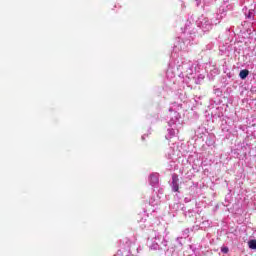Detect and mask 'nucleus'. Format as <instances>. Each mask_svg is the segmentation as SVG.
<instances>
[{"instance_id": "nucleus-2", "label": "nucleus", "mask_w": 256, "mask_h": 256, "mask_svg": "<svg viewBox=\"0 0 256 256\" xmlns=\"http://www.w3.org/2000/svg\"><path fill=\"white\" fill-rule=\"evenodd\" d=\"M248 76H249V70L247 69L241 70L239 73V77L241 79H247Z\"/></svg>"}, {"instance_id": "nucleus-6", "label": "nucleus", "mask_w": 256, "mask_h": 256, "mask_svg": "<svg viewBox=\"0 0 256 256\" xmlns=\"http://www.w3.org/2000/svg\"><path fill=\"white\" fill-rule=\"evenodd\" d=\"M154 179H155V181H158L157 178H154Z\"/></svg>"}, {"instance_id": "nucleus-3", "label": "nucleus", "mask_w": 256, "mask_h": 256, "mask_svg": "<svg viewBox=\"0 0 256 256\" xmlns=\"http://www.w3.org/2000/svg\"><path fill=\"white\" fill-rule=\"evenodd\" d=\"M248 247H249L250 249H256V240H250V241L248 242Z\"/></svg>"}, {"instance_id": "nucleus-4", "label": "nucleus", "mask_w": 256, "mask_h": 256, "mask_svg": "<svg viewBox=\"0 0 256 256\" xmlns=\"http://www.w3.org/2000/svg\"><path fill=\"white\" fill-rule=\"evenodd\" d=\"M222 253H229V248L228 247H223L221 249Z\"/></svg>"}, {"instance_id": "nucleus-5", "label": "nucleus", "mask_w": 256, "mask_h": 256, "mask_svg": "<svg viewBox=\"0 0 256 256\" xmlns=\"http://www.w3.org/2000/svg\"><path fill=\"white\" fill-rule=\"evenodd\" d=\"M151 179H155V177H154V176H151Z\"/></svg>"}, {"instance_id": "nucleus-1", "label": "nucleus", "mask_w": 256, "mask_h": 256, "mask_svg": "<svg viewBox=\"0 0 256 256\" xmlns=\"http://www.w3.org/2000/svg\"><path fill=\"white\" fill-rule=\"evenodd\" d=\"M172 188L173 191L179 192V176L177 174L172 175Z\"/></svg>"}]
</instances>
